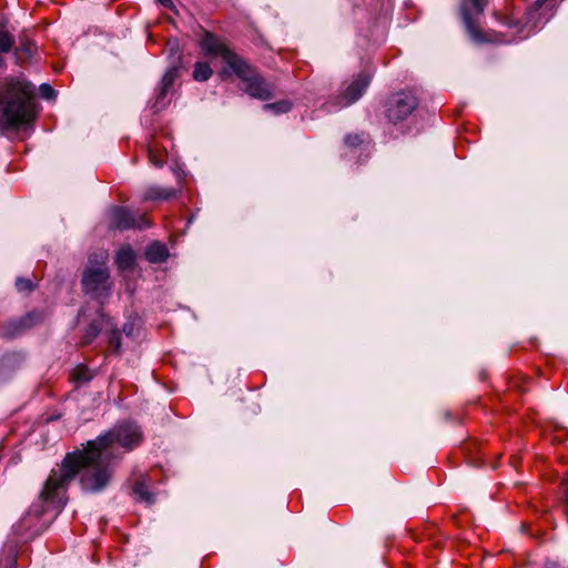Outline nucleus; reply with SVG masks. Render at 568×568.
I'll return each instance as SVG.
<instances>
[{
	"instance_id": "nucleus-1",
	"label": "nucleus",
	"mask_w": 568,
	"mask_h": 568,
	"mask_svg": "<svg viewBox=\"0 0 568 568\" xmlns=\"http://www.w3.org/2000/svg\"><path fill=\"white\" fill-rule=\"evenodd\" d=\"M142 442L140 427L131 422L115 425L94 440H89L83 449L68 453L58 468L51 470L39 499L34 501L17 525L21 530H38V520L53 507L60 510L65 505V493L77 474L81 473L80 484L90 493L103 490L110 483L112 460L120 459L118 447L131 450Z\"/></svg>"
},
{
	"instance_id": "nucleus-2",
	"label": "nucleus",
	"mask_w": 568,
	"mask_h": 568,
	"mask_svg": "<svg viewBox=\"0 0 568 568\" xmlns=\"http://www.w3.org/2000/svg\"><path fill=\"white\" fill-rule=\"evenodd\" d=\"M199 45L204 55L221 58L227 67L223 69L222 74L229 75L232 72L239 77L243 83L242 90L248 95L263 101L273 97V87L260 77L245 60L233 52L221 38L205 31L199 40Z\"/></svg>"
},
{
	"instance_id": "nucleus-3",
	"label": "nucleus",
	"mask_w": 568,
	"mask_h": 568,
	"mask_svg": "<svg viewBox=\"0 0 568 568\" xmlns=\"http://www.w3.org/2000/svg\"><path fill=\"white\" fill-rule=\"evenodd\" d=\"M32 85L22 80L7 78L0 83V126L17 128L34 118Z\"/></svg>"
},
{
	"instance_id": "nucleus-4",
	"label": "nucleus",
	"mask_w": 568,
	"mask_h": 568,
	"mask_svg": "<svg viewBox=\"0 0 568 568\" xmlns=\"http://www.w3.org/2000/svg\"><path fill=\"white\" fill-rule=\"evenodd\" d=\"M489 0H462L460 2V14L466 29L476 42H496L498 41L490 33H484L478 28V19L484 14L485 9L488 6Z\"/></svg>"
},
{
	"instance_id": "nucleus-5",
	"label": "nucleus",
	"mask_w": 568,
	"mask_h": 568,
	"mask_svg": "<svg viewBox=\"0 0 568 568\" xmlns=\"http://www.w3.org/2000/svg\"><path fill=\"white\" fill-rule=\"evenodd\" d=\"M109 277V270L104 263L88 266L82 276L84 292L102 304L110 294Z\"/></svg>"
},
{
	"instance_id": "nucleus-6",
	"label": "nucleus",
	"mask_w": 568,
	"mask_h": 568,
	"mask_svg": "<svg viewBox=\"0 0 568 568\" xmlns=\"http://www.w3.org/2000/svg\"><path fill=\"white\" fill-rule=\"evenodd\" d=\"M417 106L418 100L414 93L400 91L387 99L385 112L390 122L397 123L406 120Z\"/></svg>"
},
{
	"instance_id": "nucleus-7",
	"label": "nucleus",
	"mask_w": 568,
	"mask_h": 568,
	"mask_svg": "<svg viewBox=\"0 0 568 568\" xmlns=\"http://www.w3.org/2000/svg\"><path fill=\"white\" fill-rule=\"evenodd\" d=\"M371 83V75L367 72H361L349 83L345 85L343 91L334 97L327 104H332L337 109L349 106L355 103L364 94Z\"/></svg>"
},
{
	"instance_id": "nucleus-8",
	"label": "nucleus",
	"mask_w": 568,
	"mask_h": 568,
	"mask_svg": "<svg viewBox=\"0 0 568 568\" xmlns=\"http://www.w3.org/2000/svg\"><path fill=\"white\" fill-rule=\"evenodd\" d=\"M557 0H536L532 7L528 11L526 26L529 27V31L523 36L526 38L531 31L539 29L546 21L549 20L554 8L556 7Z\"/></svg>"
},
{
	"instance_id": "nucleus-9",
	"label": "nucleus",
	"mask_w": 568,
	"mask_h": 568,
	"mask_svg": "<svg viewBox=\"0 0 568 568\" xmlns=\"http://www.w3.org/2000/svg\"><path fill=\"white\" fill-rule=\"evenodd\" d=\"M111 225L119 230H128L138 227L140 230L150 226V222L145 216L136 219L130 210L122 206H114L110 210Z\"/></svg>"
},
{
	"instance_id": "nucleus-10",
	"label": "nucleus",
	"mask_w": 568,
	"mask_h": 568,
	"mask_svg": "<svg viewBox=\"0 0 568 568\" xmlns=\"http://www.w3.org/2000/svg\"><path fill=\"white\" fill-rule=\"evenodd\" d=\"M178 74L179 68L176 65H172L162 77L159 92L153 104V108H155L156 110L162 109L168 104L166 95L169 94L173 83L175 82Z\"/></svg>"
},
{
	"instance_id": "nucleus-11",
	"label": "nucleus",
	"mask_w": 568,
	"mask_h": 568,
	"mask_svg": "<svg viewBox=\"0 0 568 568\" xmlns=\"http://www.w3.org/2000/svg\"><path fill=\"white\" fill-rule=\"evenodd\" d=\"M111 320L106 317L100 310L97 312L94 318L88 325L82 336V345H88L94 341L101 331H108Z\"/></svg>"
},
{
	"instance_id": "nucleus-12",
	"label": "nucleus",
	"mask_w": 568,
	"mask_h": 568,
	"mask_svg": "<svg viewBox=\"0 0 568 568\" xmlns=\"http://www.w3.org/2000/svg\"><path fill=\"white\" fill-rule=\"evenodd\" d=\"M178 191L173 187H162L159 185L148 186L142 196V201L169 200L176 195Z\"/></svg>"
},
{
	"instance_id": "nucleus-13",
	"label": "nucleus",
	"mask_w": 568,
	"mask_h": 568,
	"mask_svg": "<svg viewBox=\"0 0 568 568\" xmlns=\"http://www.w3.org/2000/svg\"><path fill=\"white\" fill-rule=\"evenodd\" d=\"M115 263L122 271L132 268L135 263L134 251L129 245L120 247L115 255Z\"/></svg>"
},
{
	"instance_id": "nucleus-14",
	"label": "nucleus",
	"mask_w": 568,
	"mask_h": 568,
	"mask_svg": "<svg viewBox=\"0 0 568 568\" xmlns=\"http://www.w3.org/2000/svg\"><path fill=\"white\" fill-rule=\"evenodd\" d=\"M145 256L151 263H161L168 258L169 252L166 246L162 243L153 242L148 245Z\"/></svg>"
},
{
	"instance_id": "nucleus-15",
	"label": "nucleus",
	"mask_w": 568,
	"mask_h": 568,
	"mask_svg": "<svg viewBox=\"0 0 568 568\" xmlns=\"http://www.w3.org/2000/svg\"><path fill=\"white\" fill-rule=\"evenodd\" d=\"M94 375L95 373L91 371L87 365L80 364L73 368L70 378L75 387H80L84 384H88L94 377Z\"/></svg>"
},
{
	"instance_id": "nucleus-16",
	"label": "nucleus",
	"mask_w": 568,
	"mask_h": 568,
	"mask_svg": "<svg viewBox=\"0 0 568 568\" xmlns=\"http://www.w3.org/2000/svg\"><path fill=\"white\" fill-rule=\"evenodd\" d=\"M36 51V45L33 42L26 40L21 41L19 47L14 50V57L17 63L23 64L28 60H30Z\"/></svg>"
},
{
	"instance_id": "nucleus-17",
	"label": "nucleus",
	"mask_w": 568,
	"mask_h": 568,
	"mask_svg": "<svg viewBox=\"0 0 568 568\" xmlns=\"http://www.w3.org/2000/svg\"><path fill=\"white\" fill-rule=\"evenodd\" d=\"M213 71L207 62H196L193 70V79L196 81H206L211 78Z\"/></svg>"
},
{
	"instance_id": "nucleus-18",
	"label": "nucleus",
	"mask_w": 568,
	"mask_h": 568,
	"mask_svg": "<svg viewBox=\"0 0 568 568\" xmlns=\"http://www.w3.org/2000/svg\"><path fill=\"white\" fill-rule=\"evenodd\" d=\"M105 332L108 333V342L110 348L112 349V352L118 353L121 347V334L119 329H116L113 323L110 322L109 328Z\"/></svg>"
},
{
	"instance_id": "nucleus-19",
	"label": "nucleus",
	"mask_w": 568,
	"mask_h": 568,
	"mask_svg": "<svg viewBox=\"0 0 568 568\" xmlns=\"http://www.w3.org/2000/svg\"><path fill=\"white\" fill-rule=\"evenodd\" d=\"M133 493L136 497L148 504L154 501V496L149 491V488L144 481H138L133 487Z\"/></svg>"
},
{
	"instance_id": "nucleus-20",
	"label": "nucleus",
	"mask_w": 568,
	"mask_h": 568,
	"mask_svg": "<svg viewBox=\"0 0 568 568\" xmlns=\"http://www.w3.org/2000/svg\"><path fill=\"white\" fill-rule=\"evenodd\" d=\"M14 47V38L7 30H0V52L9 53Z\"/></svg>"
},
{
	"instance_id": "nucleus-21",
	"label": "nucleus",
	"mask_w": 568,
	"mask_h": 568,
	"mask_svg": "<svg viewBox=\"0 0 568 568\" xmlns=\"http://www.w3.org/2000/svg\"><path fill=\"white\" fill-rule=\"evenodd\" d=\"M149 160L154 166L161 168L165 162V152L158 150L155 145H149Z\"/></svg>"
},
{
	"instance_id": "nucleus-22",
	"label": "nucleus",
	"mask_w": 568,
	"mask_h": 568,
	"mask_svg": "<svg viewBox=\"0 0 568 568\" xmlns=\"http://www.w3.org/2000/svg\"><path fill=\"white\" fill-rule=\"evenodd\" d=\"M263 108L265 110H271L276 114H281V113L288 112L292 108V104H291V102L284 100V101H278L275 103H267Z\"/></svg>"
},
{
	"instance_id": "nucleus-23",
	"label": "nucleus",
	"mask_w": 568,
	"mask_h": 568,
	"mask_svg": "<svg viewBox=\"0 0 568 568\" xmlns=\"http://www.w3.org/2000/svg\"><path fill=\"white\" fill-rule=\"evenodd\" d=\"M0 568H17V551L13 546L9 547L7 557L0 559Z\"/></svg>"
},
{
	"instance_id": "nucleus-24",
	"label": "nucleus",
	"mask_w": 568,
	"mask_h": 568,
	"mask_svg": "<svg viewBox=\"0 0 568 568\" xmlns=\"http://www.w3.org/2000/svg\"><path fill=\"white\" fill-rule=\"evenodd\" d=\"M16 287L19 292L27 293L34 288V284L29 278L18 277L16 280Z\"/></svg>"
},
{
	"instance_id": "nucleus-25",
	"label": "nucleus",
	"mask_w": 568,
	"mask_h": 568,
	"mask_svg": "<svg viewBox=\"0 0 568 568\" xmlns=\"http://www.w3.org/2000/svg\"><path fill=\"white\" fill-rule=\"evenodd\" d=\"M364 134H348L345 138V144L349 148H356L364 142Z\"/></svg>"
},
{
	"instance_id": "nucleus-26",
	"label": "nucleus",
	"mask_w": 568,
	"mask_h": 568,
	"mask_svg": "<svg viewBox=\"0 0 568 568\" xmlns=\"http://www.w3.org/2000/svg\"><path fill=\"white\" fill-rule=\"evenodd\" d=\"M41 320V314L40 313H30L28 314L20 323V327H30L32 325H34L37 322H39Z\"/></svg>"
},
{
	"instance_id": "nucleus-27",
	"label": "nucleus",
	"mask_w": 568,
	"mask_h": 568,
	"mask_svg": "<svg viewBox=\"0 0 568 568\" xmlns=\"http://www.w3.org/2000/svg\"><path fill=\"white\" fill-rule=\"evenodd\" d=\"M39 91L40 95L45 100H51L55 97L54 89L48 83H42L39 88Z\"/></svg>"
},
{
	"instance_id": "nucleus-28",
	"label": "nucleus",
	"mask_w": 568,
	"mask_h": 568,
	"mask_svg": "<svg viewBox=\"0 0 568 568\" xmlns=\"http://www.w3.org/2000/svg\"><path fill=\"white\" fill-rule=\"evenodd\" d=\"M19 359V355L17 354H7L0 361V369L9 366L11 363L17 362Z\"/></svg>"
},
{
	"instance_id": "nucleus-29",
	"label": "nucleus",
	"mask_w": 568,
	"mask_h": 568,
	"mask_svg": "<svg viewBox=\"0 0 568 568\" xmlns=\"http://www.w3.org/2000/svg\"><path fill=\"white\" fill-rule=\"evenodd\" d=\"M164 8H171L173 6L172 0H156Z\"/></svg>"
},
{
	"instance_id": "nucleus-30",
	"label": "nucleus",
	"mask_w": 568,
	"mask_h": 568,
	"mask_svg": "<svg viewBox=\"0 0 568 568\" xmlns=\"http://www.w3.org/2000/svg\"><path fill=\"white\" fill-rule=\"evenodd\" d=\"M4 67V59L0 55V69Z\"/></svg>"
},
{
	"instance_id": "nucleus-31",
	"label": "nucleus",
	"mask_w": 568,
	"mask_h": 568,
	"mask_svg": "<svg viewBox=\"0 0 568 568\" xmlns=\"http://www.w3.org/2000/svg\"><path fill=\"white\" fill-rule=\"evenodd\" d=\"M174 49H178V42L175 41L171 48V51L173 52Z\"/></svg>"
},
{
	"instance_id": "nucleus-32",
	"label": "nucleus",
	"mask_w": 568,
	"mask_h": 568,
	"mask_svg": "<svg viewBox=\"0 0 568 568\" xmlns=\"http://www.w3.org/2000/svg\"><path fill=\"white\" fill-rule=\"evenodd\" d=\"M80 317H83L84 316V312L81 311L80 314H79Z\"/></svg>"
}]
</instances>
